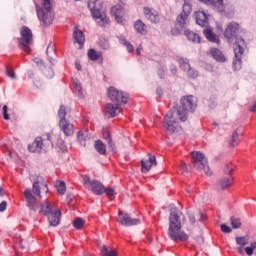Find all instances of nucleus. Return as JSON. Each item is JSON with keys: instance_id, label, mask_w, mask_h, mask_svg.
<instances>
[{"instance_id": "f257e3e1", "label": "nucleus", "mask_w": 256, "mask_h": 256, "mask_svg": "<svg viewBox=\"0 0 256 256\" xmlns=\"http://www.w3.org/2000/svg\"><path fill=\"white\" fill-rule=\"evenodd\" d=\"M185 221V216L177 208H172L169 215V227H168V237L172 241H187L189 235L182 231V223Z\"/></svg>"}, {"instance_id": "f03ea898", "label": "nucleus", "mask_w": 256, "mask_h": 256, "mask_svg": "<svg viewBox=\"0 0 256 256\" xmlns=\"http://www.w3.org/2000/svg\"><path fill=\"white\" fill-rule=\"evenodd\" d=\"M49 149H53L51 133L36 137L32 144L28 146L30 153H41L42 151H49Z\"/></svg>"}, {"instance_id": "7ed1b4c3", "label": "nucleus", "mask_w": 256, "mask_h": 256, "mask_svg": "<svg viewBox=\"0 0 256 256\" xmlns=\"http://www.w3.org/2000/svg\"><path fill=\"white\" fill-rule=\"evenodd\" d=\"M36 13L38 15L39 21L44 25H51L53 23V4L52 0H42V7L39 4H35Z\"/></svg>"}, {"instance_id": "20e7f679", "label": "nucleus", "mask_w": 256, "mask_h": 256, "mask_svg": "<svg viewBox=\"0 0 256 256\" xmlns=\"http://www.w3.org/2000/svg\"><path fill=\"white\" fill-rule=\"evenodd\" d=\"M179 121H181V110L177 111L172 108L163 119V127L165 131L168 133H175V131L181 129Z\"/></svg>"}, {"instance_id": "39448f33", "label": "nucleus", "mask_w": 256, "mask_h": 256, "mask_svg": "<svg viewBox=\"0 0 256 256\" xmlns=\"http://www.w3.org/2000/svg\"><path fill=\"white\" fill-rule=\"evenodd\" d=\"M197 104L195 103V98L193 96H185L181 99V106L179 108L174 107L176 111H180V121H186L189 113L195 111Z\"/></svg>"}, {"instance_id": "423d86ee", "label": "nucleus", "mask_w": 256, "mask_h": 256, "mask_svg": "<svg viewBox=\"0 0 256 256\" xmlns=\"http://www.w3.org/2000/svg\"><path fill=\"white\" fill-rule=\"evenodd\" d=\"M88 8L90 9L94 19L99 20L98 23L101 27H105L109 24V18H107V14L104 11H101V3H99L98 0H89Z\"/></svg>"}, {"instance_id": "0eeeda50", "label": "nucleus", "mask_w": 256, "mask_h": 256, "mask_svg": "<svg viewBox=\"0 0 256 256\" xmlns=\"http://www.w3.org/2000/svg\"><path fill=\"white\" fill-rule=\"evenodd\" d=\"M192 165L197 171L205 173V175H212L209 165L207 164V158L204 153L201 152H192Z\"/></svg>"}, {"instance_id": "6e6552de", "label": "nucleus", "mask_w": 256, "mask_h": 256, "mask_svg": "<svg viewBox=\"0 0 256 256\" xmlns=\"http://www.w3.org/2000/svg\"><path fill=\"white\" fill-rule=\"evenodd\" d=\"M21 37L18 38V44L20 49H23L26 53L31 52V45L33 44V32L27 26H23L20 29Z\"/></svg>"}, {"instance_id": "1a4fd4ad", "label": "nucleus", "mask_w": 256, "mask_h": 256, "mask_svg": "<svg viewBox=\"0 0 256 256\" xmlns=\"http://www.w3.org/2000/svg\"><path fill=\"white\" fill-rule=\"evenodd\" d=\"M245 40L243 38H237L236 43H234V60L232 63V67L234 71H239L241 69V57L245 52Z\"/></svg>"}, {"instance_id": "9d476101", "label": "nucleus", "mask_w": 256, "mask_h": 256, "mask_svg": "<svg viewBox=\"0 0 256 256\" xmlns=\"http://www.w3.org/2000/svg\"><path fill=\"white\" fill-rule=\"evenodd\" d=\"M107 95L110 101L117 105H127V103H129V94H127V92L117 90L115 87H109Z\"/></svg>"}, {"instance_id": "9b49d317", "label": "nucleus", "mask_w": 256, "mask_h": 256, "mask_svg": "<svg viewBox=\"0 0 256 256\" xmlns=\"http://www.w3.org/2000/svg\"><path fill=\"white\" fill-rule=\"evenodd\" d=\"M83 185L89 191H92L94 195H103L105 193V186L97 180H91L89 176H83Z\"/></svg>"}, {"instance_id": "f8f14e48", "label": "nucleus", "mask_w": 256, "mask_h": 256, "mask_svg": "<svg viewBox=\"0 0 256 256\" xmlns=\"http://www.w3.org/2000/svg\"><path fill=\"white\" fill-rule=\"evenodd\" d=\"M189 15H191V5L184 4L183 11L176 18V25L180 29H185L189 25Z\"/></svg>"}, {"instance_id": "ddd939ff", "label": "nucleus", "mask_w": 256, "mask_h": 256, "mask_svg": "<svg viewBox=\"0 0 256 256\" xmlns=\"http://www.w3.org/2000/svg\"><path fill=\"white\" fill-rule=\"evenodd\" d=\"M117 221L121 225H124V227H132V225H139V223H141V220L137 218H131L129 214L121 210L119 211Z\"/></svg>"}, {"instance_id": "4468645a", "label": "nucleus", "mask_w": 256, "mask_h": 256, "mask_svg": "<svg viewBox=\"0 0 256 256\" xmlns=\"http://www.w3.org/2000/svg\"><path fill=\"white\" fill-rule=\"evenodd\" d=\"M237 31H239V23L237 22H231L227 25L225 31H224V37L228 39L229 43L235 39V43H237L236 35Z\"/></svg>"}, {"instance_id": "2eb2a0df", "label": "nucleus", "mask_w": 256, "mask_h": 256, "mask_svg": "<svg viewBox=\"0 0 256 256\" xmlns=\"http://www.w3.org/2000/svg\"><path fill=\"white\" fill-rule=\"evenodd\" d=\"M24 197L26 199L27 207L34 212H37V198L33 195V192H31V189H26L24 191Z\"/></svg>"}, {"instance_id": "dca6fc26", "label": "nucleus", "mask_w": 256, "mask_h": 256, "mask_svg": "<svg viewBox=\"0 0 256 256\" xmlns=\"http://www.w3.org/2000/svg\"><path fill=\"white\" fill-rule=\"evenodd\" d=\"M188 219L189 223L195 225L197 223V219L203 223V221H207V214L196 210V211H188Z\"/></svg>"}, {"instance_id": "f3484780", "label": "nucleus", "mask_w": 256, "mask_h": 256, "mask_svg": "<svg viewBox=\"0 0 256 256\" xmlns=\"http://www.w3.org/2000/svg\"><path fill=\"white\" fill-rule=\"evenodd\" d=\"M59 127L60 131H62L66 137H71V135L75 133V126L68 120H60Z\"/></svg>"}, {"instance_id": "a211bd4d", "label": "nucleus", "mask_w": 256, "mask_h": 256, "mask_svg": "<svg viewBox=\"0 0 256 256\" xmlns=\"http://www.w3.org/2000/svg\"><path fill=\"white\" fill-rule=\"evenodd\" d=\"M121 111H123L121 104H117V103L106 104L105 113L107 115H109L110 117H117V115H119V113H121Z\"/></svg>"}, {"instance_id": "6ab92c4d", "label": "nucleus", "mask_w": 256, "mask_h": 256, "mask_svg": "<svg viewBox=\"0 0 256 256\" xmlns=\"http://www.w3.org/2000/svg\"><path fill=\"white\" fill-rule=\"evenodd\" d=\"M46 217L51 227H57V225L61 223V210L56 209L52 213L48 214Z\"/></svg>"}, {"instance_id": "aec40b11", "label": "nucleus", "mask_w": 256, "mask_h": 256, "mask_svg": "<svg viewBox=\"0 0 256 256\" xmlns=\"http://www.w3.org/2000/svg\"><path fill=\"white\" fill-rule=\"evenodd\" d=\"M111 15L115 17L117 23H123V17H125V9L121 5H115L111 8Z\"/></svg>"}, {"instance_id": "412c9836", "label": "nucleus", "mask_w": 256, "mask_h": 256, "mask_svg": "<svg viewBox=\"0 0 256 256\" xmlns=\"http://www.w3.org/2000/svg\"><path fill=\"white\" fill-rule=\"evenodd\" d=\"M148 155H149L148 160H141L142 173H149V171H151V167H153V165H157V158H155L154 155H151V154H148Z\"/></svg>"}, {"instance_id": "4be33fe9", "label": "nucleus", "mask_w": 256, "mask_h": 256, "mask_svg": "<svg viewBox=\"0 0 256 256\" xmlns=\"http://www.w3.org/2000/svg\"><path fill=\"white\" fill-rule=\"evenodd\" d=\"M196 17V23L197 25H200V27H207L209 25V18L207 17V14L205 11H197L195 12Z\"/></svg>"}, {"instance_id": "5701e85b", "label": "nucleus", "mask_w": 256, "mask_h": 256, "mask_svg": "<svg viewBox=\"0 0 256 256\" xmlns=\"http://www.w3.org/2000/svg\"><path fill=\"white\" fill-rule=\"evenodd\" d=\"M56 209H53V206H51V202L48 200H44L40 204V210L39 213L40 215H44L47 217L50 215V213L54 212Z\"/></svg>"}, {"instance_id": "b1692460", "label": "nucleus", "mask_w": 256, "mask_h": 256, "mask_svg": "<svg viewBox=\"0 0 256 256\" xmlns=\"http://www.w3.org/2000/svg\"><path fill=\"white\" fill-rule=\"evenodd\" d=\"M208 54L215 59L218 63H225L227 61V58H225V55H223V52L217 48H211L208 52Z\"/></svg>"}, {"instance_id": "393cba45", "label": "nucleus", "mask_w": 256, "mask_h": 256, "mask_svg": "<svg viewBox=\"0 0 256 256\" xmlns=\"http://www.w3.org/2000/svg\"><path fill=\"white\" fill-rule=\"evenodd\" d=\"M144 15L146 19H149L152 23H159V14H157V11L151 9V8H144Z\"/></svg>"}, {"instance_id": "a878e982", "label": "nucleus", "mask_w": 256, "mask_h": 256, "mask_svg": "<svg viewBox=\"0 0 256 256\" xmlns=\"http://www.w3.org/2000/svg\"><path fill=\"white\" fill-rule=\"evenodd\" d=\"M77 139H78V143L82 147H85V145H87V141H89V131H87V130L78 131Z\"/></svg>"}, {"instance_id": "bb28decb", "label": "nucleus", "mask_w": 256, "mask_h": 256, "mask_svg": "<svg viewBox=\"0 0 256 256\" xmlns=\"http://www.w3.org/2000/svg\"><path fill=\"white\" fill-rule=\"evenodd\" d=\"M134 29L136 33H139L140 35H147V25L141 20H136L134 22Z\"/></svg>"}, {"instance_id": "cd10ccee", "label": "nucleus", "mask_w": 256, "mask_h": 256, "mask_svg": "<svg viewBox=\"0 0 256 256\" xmlns=\"http://www.w3.org/2000/svg\"><path fill=\"white\" fill-rule=\"evenodd\" d=\"M204 37L208 39V41H211L212 43H219V38L215 33H213V30L211 28H206L203 30Z\"/></svg>"}, {"instance_id": "c85d7f7f", "label": "nucleus", "mask_w": 256, "mask_h": 256, "mask_svg": "<svg viewBox=\"0 0 256 256\" xmlns=\"http://www.w3.org/2000/svg\"><path fill=\"white\" fill-rule=\"evenodd\" d=\"M184 34L186 35L188 41H192V43H201V36H199V34L190 30H185Z\"/></svg>"}, {"instance_id": "c756f323", "label": "nucleus", "mask_w": 256, "mask_h": 256, "mask_svg": "<svg viewBox=\"0 0 256 256\" xmlns=\"http://www.w3.org/2000/svg\"><path fill=\"white\" fill-rule=\"evenodd\" d=\"M233 185V179L222 178L218 181V187L222 190L229 189Z\"/></svg>"}, {"instance_id": "7c9ffc66", "label": "nucleus", "mask_w": 256, "mask_h": 256, "mask_svg": "<svg viewBox=\"0 0 256 256\" xmlns=\"http://www.w3.org/2000/svg\"><path fill=\"white\" fill-rule=\"evenodd\" d=\"M94 149H96L97 153H99L100 155H105V153H107V147L101 140L95 141Z\"/></svg>"}, {"instance_id": "2f4dec72", "label": "nucleus", "mask_w": 256, "mask_h": 256, "mask_svg": "<svg viewBox=\"0 0 256 256\" xmlns=\"http://www.w3.org/2000/svg\"><path fill=\"white\" fill-rule=\"evenodd\" d=\"M74 39L78 45H83V43H85V35H83V31L74 30Z\"/></svg>"}, {"instance_id": "473e14b6", "label": "nucleus", "mask_w": 256, "mask_h": 256, "mask_svg": "<svg viewBox=\"0 0 256 256\" xmlns=\"http://www.w3.org/2000/svg\"><path fill=\"white\" fill-rule=\"evenodd\" d=\"M202 3H205L206 5H214L215 7H218L220 11L223 10V0H199Z\"/></svg>"}, {"instance_id": "72a5a7b5", "label": "nucleus", "mask_w": 256, "mask_h": 256, "mask_svg": "<svg viewBox=\"0 0 256 256\" xmlns=\"http://www.w3.org/2000/svg\"><path fill=\"white\" fill-rule=\"evenodd\" d=\"M73 91L78 95V97H83V88L81 87L79 80L73 81Z\"/></svg>"}, {"instance_id": "f704fd0d", "label": "nucleus", "mask_w": 256, "mask_h": 256, "mask_svg": "<svg viewBox=\"0 0 256 256\" xmlns=\"http://www.w3.org/2000/svg\"><path fill=\"white\" fill-rule=\"evenodd\" d=\"M178 63L182 71H187L191 67V64L189 63V59L187 58H178Z\"/></svg>"}, {"instance_id": "c9c22d12", "label": "nucleus", "mask_w": 256, "mask_h": 256, "mask_svg": "<svg viewBox=\"0 0 256 256\" xmlns=\"http://www.w3.org/2000/svg\"><path fill=\"white\" fill-rule=\"evenodd\" d=\"M102 256H117V251L115 249H109L107 246H103L101 249Z\"/></svg>"}, {"instance_id": "e433bc0d", "label": "nucleus", "mask_w": 256, "mask_h": 256, "mask_svg": "<svg viewBox=\"0 0 256 256\" xmlns=\"http://www.w3.org/2000/svg\"><path fill=\"white\" fill-rule=\"evenodd\" d=\"M239 145V133L237 132V130H235L232 133V138L230 141V147H237Z\"/></svg>"}, {"instance_id": "4c0bfd02", "label": "nucleus", "mask_w": 256, "mask_h": 256, "mask_svg": "<svg viewBox=\"0 0 256 256\" xmlns=\"http://www.w3.org/2000/svg\"><path fill=\"white\" fill-rule=\"evenodd\" d=\"M119 41H120V43H121L122 45H125V47L127 48L128 53H133V51L135 50V49L133 48V44L127 42V40L125 39V37H120Z\"/></svg>"}, {"instance_id": "58836bf2", "label": "nucleus", "mask_w": 256, "mask_h": 256, "mask_svg": "<svg viewBox=\"0 0 256 256\" xmlns=\"http://www.w3.org/2000/svg\"><path fill=\"white\" fill-rule=\"evenodd\" d=\"M236 243L237 245H241V247H245V245L249 243V238L247 236H242V237L237 236Z\"/></svg>"}, {"instance_id": "ea45409f", "label": "nucleus", "mask_w": 256, "mask_h": 256, "mask_svg": "<svg viewBox=\"0 0 256 256\" xmlns=\"http://www.w3.org/2000/svg\"><path fill=\"white\" fill-rule=\"evenodd\" d=\"M73 225L75 229H83V225H85V220H83V218L77 217L75 218Z\"/></svg>"}, {"instance_id": "a19ab883", "label": "nucleus", "mask_w": 256, "mask_h": 256, "mask_svg": "<svg viewBox=\"0 0 256 256\" xmlns=\"http://www.w3.org/2000/svg\"><path fill=\"white\" fill-rule=\"evenodd\" d=\"M57 191L59 195H65V191H67V188L65 187V182L59 181L56 185Z\"/></svg>"}, {"instance_id": "79ce46f5", "label": "nucleus", "mask_w": 256, "mask_h": 256, "mask_svg": "<svg viewBox=\"0 0 256 256\" xmlns=\"http://www.w3.org/2000/svg\"><path fill=\"white\" fill-rule=\"evenodd\" d=\"M32 191L37 197H41V187L39 186V181H35L32 186Z\"/></svg>"}, {"instance_id": "37998d69", "label": "nucleus", "mask_w": 256, "mask_h": 256, "mask_svg": "<svg viewBox=\"0 0 256 256\" xmlns=\"http://www.w3.org/2000/svg\"><path fill=\"white\" fill-rule=\"evenodd\" d=\"M230 221H231L232 229H240V227H241V219L235 218V217H231Z\"/></svg>"}, {"instance_id": "c03bdc74", "label": "nucleus", "mask_w": 256, "mask_h": 256, "mask_svg": "<svg viewBox=\"0 0 256 256\" xmlns=\"http://www.w3.org/2000/svg\"><path fill=\"white\" fill-rule=\"evenodd\" d=\"M66 116H67V110H66L65 106L61 105L60 109L58 111V117H59L60 121L67 120L65 118Z\"/></svg>"}, {"instance_id": "a18cd8bd", "label": "nucleus", "mask_w": 256, "mask_h": 256, "mask_svg": "<svg viewBox=\"0 0 256 256\" xmlns=\"http://www.w3.org/2000/svg\"><path fill=\"white\" fill-rule=\"evenodd\" d=\"M88 57L91 61H97V59H99L100 55H99V53H97V51H95V49H90L88 51Z\"/></svg>"}, {"instance_id": "49530a36", "label": "nucleus", "mask_w": 256, "mask_h": 256, "mask_svg": "<svg viewBox=\"0 0 256 256\" xmlns=\"http://www.w3.org/2000/svg\"><path fill=\"white\" fill-rule=\"evenodd\" d=\"M103 137H104V139H106L109 147L111 149H113L114 144H113V140H111V133H109V131L106 130V131L103 132Z\"/></svg>"}, {"instance_id": "de8ad7c7", "label": "nucleus", "mask_w": 256, "mask_h": 256, "mask_svg": "<svg viewBox=\"0 0 256 256\" xmlns=\"http://www.w3.org/2000/svg\"><path fill=\"white\" fill-rule=\"evenodd\" d=\"M6 75L7 77H10V79H17V75L15 74V71L10 67L6 68Z\"/></svg>"}, {"instance_id": "09e8293b", "label": "nucleus", "mask_w": 256, "mask_h": 256, "mask_svg": "<svg viewBox=\"0 0 256 256\" xmlns=\"http://www.w3.org/2000/svg\"><path fill=\"white\" fill-rule=\"evenodd\" d=\"M186 71L188 73V76L191 77L192 79H196V77H198V75H199V73L191 67L189 69H187Z\"/></svg>"}, {"instance_id": "8fccbe9b", "label": "nucleus", "mask_w": 256, "mask_h": 256, "mask_svg": "<svg viewBox=\"0 0 256 256\" xmlns=\"http://www.w3.org/2000/svg\"><path fill=\"white\" fill-rule=\"evenodd\" d=\"M104 193H106L107 197H114L116 195L115 189L113 188L105 189Z\"/></svg>"}, {"instance_id": "3c124183", "label": "nucleus", "mask_w": 256, "mask_h": 256, "mask_svg": "<svg viewBox=\"0 0 256 256\" xmlns=\"http://www.w3.org/2000/svg\"><path fill=\"white\" fill-rule=\"evenodd\" d=\"M220 227L223 233H231L232 231L231 227L227 226V224H222Z\"/></svg>"}, {"instance_id": "603ef678", "label": "nucleus", "mask_w": 256, "mask_h": 256, "mask_svg": "<svg viewBox=\"0 0 256 256\" xmlns=\"http://www.w3.org/2000/svg\"><path fill=\"white\" fill-rule=\"evenodd\" d=\"M7 110H8L7 105H4L3 106V117L6 121H9V114L7 113Z\"/></svg>"}, {"instance_id": "864d4df0", "label": "nucleus", "mask_w": 256, "mask_h": 256, "mask_svg": "<svg viewBox=\"0 0 256 256\" xmlns=\"http://www.w3.org/2000/svg\"><path fill=\"white\" fill-rule=\"evenodd\" d=\"M5 209H7V202L3 201L0 203V213H3V211H5Z\"/></svg>"}, {"instance_id": "5fc2aeb1", "label": "nucleus", "mask_w": 256, "mask_h": 256, "mask_svg": "<svg viewBox=\"0 0 256 256\" xmlns=\"http://www.w3.org/2000/svg\"><path fill=\"white\" fill-rule=\"evenodd\" d=\"M180 169L182 173H187V164L185 162H182V164L180 165Z\"/></svg>"}, {"instance_id": "6e6d98bb", "label": "nucleus", "mask_w": 256, "mask_h": 256, "mask_svg": "<svg viewBox=\"0 0 256 256\" xmlns=\"http://www.w3.org/2000/svg\"><path fill=\"white\" fill-rule=\"evenodd\" d=\"M245 251H246V254H247L248 256L253 255V248H251V247H246V248H245Z\"/></svg>"}, {"instance_id": "4d7b16f0", "label": "nucleus", "mask_w": 256, "mask_h": 256, "mask_svg": "<svg viewBox=\"0 0 256 256\" xmlns=\"http://www.w3.org/2000/svg\"><path fill=\"white\" fill-rule=\"evenodd\" d=\"M102 49L107 50L109 49V41H105L103 44H101Z\"/></svg>"}, {"instance_id": "13d9d810", "label": "nucleus", "mask_w": 256, "mask_h": 256, "mask_svg": "<svg viewBox=\"0 0 256 256\" xmlns=\"http://www.w3.org/2000/svg\"><path fill=\"white\" fill-rule=\"evenodd\" d=\"M48 73H49V74H47V72H45V75H46V77H48L49 79H51V77H53V70H52V69H49V70H48Z\"/></svg>"}, {"instance_id": "bf43d9fd", "label": "nucleus", "mask_w": 256, "mask_h": 256, "mask_svg": "<svg viewBox=\"0 0 256 256\" xmlns=\"http://www.w3.org/2000/svg\"><path fill=\"white\" fill-rule=\"evenodd\" d=\"M75 67L77 71H81V64L79 62H75Z\"/></svg>"}, {"instance_id": "052dcab7", "label": "nucleus", "mask_w": 256, "mask_h": 256, "mask_svg": "<svg viewBox=\"0 0 256 256\" xmlns=\"http://www.w3.org/2000/svg\"><path fill=\"white\" fill-rule=\"evenodd\" d=\"M250 249H252L253 251H255V249H256V242H252V243L250 244Z\"/></svg>"}, {"instance_id": "680f3d73", "label": "nucleus", "mask_w": 256, "mask_h": 256, "mask_svg": "<svg viewBox=\"0 0 256 256\" xmlns=\"http://www.w3.org/2000/svg\"><path fill=\"white\" fill-rule=\"evenodd\" d=\"M250 111L255 112L256 111V102L250 106Z\"/></svg>"}, {"instance_id": "e2e57ef3", "label": "nucleus", "mask_w": 256, "mask_h": 256, "mask_svg": "<svg viewBox=\"0 0 256 256\" xmlns=\"http://www.w3.org/2000/svg\"><path fill=\"white\" fill-rule=\"evenodd\" d=\"M171 33H172V35H179V30H177V29H172V30H171Z\"/></svg>"}, {"instance_id": "0e129e2a", "label": "nucleus", "mask_w": 256, "mask_h": 256, "mask_svg": "<svg viewBox=\"0 0 256 256\" xmlns=\"http://www.w3.org/2000/svg\"><path fill=\"white\" fill-rule=\"evenodd\" d=\"M171 72L174 74L177 73V66H172Z\"/></svg>"}, {"instance_id": "69168bd1", "label": "nucleus", "mask_w": 256, "mask_h": 256, "mask_svg": "<svg viewBox=\"0 0 256 256\" xmlns=\"http://www.w3.org/2000/svg\"><path fill=\"white\" fill-rule=\"evenodd\" d=\"M158 75H160L161 79H163V77L165 76V72L164 71H160V72H158Z\"/></svg>"}, {"instance_id": "338daca9", "label": "nucleus", "mask_w": 256, "mask_h": 256, "mask_svg": "<svg viewBox=\"0 0 256 256\" xmlns=\"http://www.w3.org/2000/svg\"><path fill=\"white\" fill-rule=\"evenodd\" d=\"M48 60L50 61L51 65H53V63H55V60L53 58L48 57Z\"/></svg>"}, {"instance_id": "774afa93", "label": "nucleus", "mask_w": 256, "mask_h": 256, "mask_svg": "<svg viewBox=\"0 0 256 256\" xmlns=\"http://www.w3.org/2000/svg\"><path fill=\"white\" fill-rule=\"evenodd\" d=\"M238 253H243V247L238 248Z\"/></svg>"}]
</instances>
